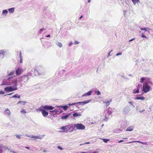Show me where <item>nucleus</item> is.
<instances>
[{"label":"nucleus","instance_id":"nucleus-59","mask_svg":"<svg viewBox=\"0 0 153 153\" xmlns=\"http://www.w3.org/2000/svg\"><path fill=\"white\" fill-rule=\"evenodd\" d=\"M25 148L27 149H30V148L29 147H27V146H25Z\"/></svg>","mask_w":153,"mask_h":153},{"label":"nucleus","instance_id":"nucleus-19","mask_svg":"<svg viewBox=\"0 0 153 153\" xmlns=\"http://www.w3.org/2000/svg\"><path fill=\"white\" fill-rule=\"evenodd\" d=\"M73 117H80L81 116V114L79 112H75L73 114Z\"/></svg>","mask_w":153,"mask_h":153},{"label":"nucleus","instance_id":"nucleus-58","mask_svg":"<svg viewBox=\"0 0 153 153\" xmlns=\"http://www.w3.org/2000/svg\"><path fill=\"white\" fill-rule=\"evenodd\" d=\"M128 76L130 77H132V75L131 74H129L128 75Z\"/></svg>","mask_w":153,"mask_h":153},{"label":"nucleus","instance_id":"nucleus-44","mask_svg":"<svg viewBox=\"0 0 153 153\" xmlns=\"http://www.w3.org/2000/svg\"><path fill=\"white\" fill-rule=\"evenodd\" d=\"M5 93L4 92L2 91H0V94H4Z\"/></svg>","mask_w":153,"mask_h":153},{"label":"nucleus","instance_id":"nucleus-49","mask_svg":"<svg viewBox=\"0 0 153 153\" xmlns=\"http://www.w3.org/2000/svg\"><path fill=\"white\" fill-rule=\"evenodd\" d=\"M122 54L121 53H119L116 54V56H118L120 55H121Z\"/></svg>","mask_w":153,"mask_h":153},{"label":"nucleus","instance_id":"nucleus-55","mask_svg":"<svg viewBox=\"0 0 153 153\" xmlns=\"http://www.w3.org/2000/svg\"><path fill=\"white\" fill-rule=\"evenodd\" d=\"M59 110V113H61L62 112V111L61 110Z\"/></svg>","mask_w":153,"mask_h":153},{"label":"nucleus","instance_id":"nucleus-45","mask_svg":"<svg viewBox=\"0 0 153 153\" xmlns=\"http://www.w3.org/2000/svg\"><path fill=\"white\" fill-rule=\"evenodd\" d=\"M89 143H90L89 142L85 143H84L80 144V145L82 146V145H84L85 144H89Z\"/></svg>","mask_w":153,"mask_h":153},{"label":"nucleus","instance_id":"nucleus-7","mask_svg":"<svg viewBox=\"0 0 153 153\" xmlns=\"http://www.w3.org/2000/svg\"><path fill=\"white\" fill-rule=\"evenodd\" d=\"M134 142H137V143H141L142 144H144V145H146V146H145L144 148H143V146H141V147L142 148H143L144 149H146L147 148V147H148V146H147L148 144H147V143L146 142H141V141H132V142H127L126 143H133Z\"/></svg>","mask_w":153,"mask_h":153},{"label":"nucleus","instance_id":"nucleus-26","mask_svg":"<svg viewBox=\"0 0 153 153\" xmlns=\"http://www.w3.org/2000/svg\"><path fill=\"white\" fill-rule=\"evenodd\" d=\"M20 112L22 114H25L27 113L25 110L23 108L21 109Z\"/></svg>","mask_w":153,"mask_h":153},{"label":"nucleus","instance_id":"nucleus-53","mask_svg":"<svg viewBox=\"0 0 153 153\" xmlns=\"http://www.w3.org/2000/svg\"><path fill=\"white\" fill-rule=\"evenodd\" d=\"M79 43V42H78L77 41H75L74 42V44H78Z\"/></svg>","mask_w":153,"mask_h":153},{"label":"nucleus","instance_id":"nucleus-24","mask_svg":"<svg viewBox=\"0 0 153 153\" xmlns=\"http://www.w3.org/2000/svg\"><path fill=\"white\" fill-rule=\"evenodd\" d=\"M8 10L10 13H12L14 11V8H11L9 9Z\"/></svg>","mask_w":153,"mask_h":153},{"label":"nucleus","instance_id":"nucleus-23","mask_svg":"<svg viewBox=\"0 0 153 153\" xmlns=\"http://www.w3.org/2000/svg\"><path fill=\"white\" fill-rule=\"evenodd\" d=\"M60 128L61 129L63 130H64L65 131H68V127H67V125L63 126L62 127Z\"/></svg>","mask_w":153,"mask_h":153},{"label":"nucleus","instance_id":"nucleus-36","mask_svg":"<svg viewBox=\"0 0 153 153\" xmlns=\"http://www.w3.org/2000/svg\"><path fill=\"white\" fill-rule=\"evenodd\" d=\"M95 92L97 93V95H100L101 94V93L99 90H97V91H95Z\"/></svg>","mask_w":153,"mask_h":153},{"label":"nucleus","instance_id":"nucleus-2","mask_svg":"<svg viewBox=\"0 0 153 153\" xmlns=\"http://www.w3.org/2000/svg\"><path fill=\"white\" fill-rule=\"evenodd\" d=\"M13 77H9L7 78V79L4 80L3 81L2 84H1V85H12L13 84V81L15 80H11V79Z\"/></svg>","mask_w":153,"mask_h":153},{"label":"nucleus","instance_id":"nucleus-54","mask_svg":"<svg viewBox=\"0 0 153 153\" xmlns=\"http://www.w3.org/2000/svg\"><path fill=\"white\" fill-rule=\"evenodd\" d=\"M145 111V109H144L140 111V112L141 113H142L144 111Z\"/></svg>","mask_w":153,"mask_h":153},{"label":"nucleus","instance_id":"nucleus-40","mask_svg":"<svg viewBox=\"0 0 153 153\" xmlns=\"http://www.w3.org/2000/svg\"><path fill=\"white\" fill-rule=\"evenodd\" d=\"M15 136L17 138H18V139H21V135H19L16 134L15 135Z\"/></svg>","mask_w":153,"mask_h":153},{"label":"nucleus","instance_id":"nucleus-33","mask_svg":"<svg viewBox=\"0 0 153 153\" xmlns=\"http://www.w3.org/2000/svg\"><path fill=\"white\" fill-rule=\"evenodd\" d=\"M5 53V51L3 50H1L0 51V56L2 55L4 56Z\"/></svg>","mask_w":153,"mask_h":153},{"label":"nucleus","instance_id":"nucleus-37","mask_svg":"<svg viewBox=\"0 0 153 153\" xmlns=\"http://www.w3.org/2000/svg\"><path fill=\"white\" fill-rule=\"evenodd\" d=\"M132 1L134 4L139 2V0H132Z\"/></svg>","mask_w":153,"mask_h":153},{"label":"nucleus","instance_id":"nucleus-57","mask_svg":"<svg viewBox=\"0 0 153 153\" xmlns=\"http://www.w3.org/2000/svg\"><path fill=\"white\" fill-rule=\"evenodd\" d=\"M134 39H134V38H133V39H131V40H130L129 41V42H131V41H132L133 40H134Z\"/></svg>","mask_w":153,"mask_h":153},{"label":"nucleus","instance_id":"nucleus-30","mask_svg":"<svg viewBox=\"0 0 153 153\" xmlns=\"http://www.w3.org/2000/svg\"><path fill=\"white\" fill-rule=\"evenodd\" d=\"M112 100L111 99L110 100L108 101L107 102H103V103H105L107 104V106H108L109 105L110 103L111 102Z\"/></svg>","mask_w":153,"mask_h":153},{"label":"nucleus","instance_id":"nucleus-56","mask_svg":"<svg viewBox=\"0 0 153 153\" xmlns=\"http://www.w3.org/2000/svg\"><path fill=\"white\" fill-rule=\"evenodd\" d=\"M44 28H42V29H41L40 30H39V31L40 32H41L42 30H44Z\"/></svg>","mask_w":153,"mask_h":153},{"label":"nucleus","instance_id":"nucleus-29","mask_svg":"<svg viewBox=\"0 0 153 153\" xmlns=\"http://www.w3.org/2000/svg\"><path fill=\"white\" fill-rule=\"evenodd\" d=\"M15 73V71H14L11 72L8 74V76H12Z\"/></svg>","mask_w":153,"mask_h":153},{"label":"nucleus","instance_id":"nucleus-15","mask_svg":"<svg viewBox=\"0 0 153 153\" xmlns=\"http://www.w3.org/2000/svg\"><path fill=\"white\" fill-rule=\"evenodd\" d=\"M91 99H90V100H86L84 102H76V103L81 104L83 105H85L86 104L88 103H89V102H91Z\"/></svg>","mask_w":153,"mask_h":153},{"label":"nucleus","instance_id":"nucleus-28","mask_svg":"<svg viewBox=\"0 0 153 153\" xmlns=\"http://www.w3.org/2000/svg\"><path fill=\"white\" fill-rule=\"evenodd\" d=\"M58 107L62 108L63 109L65 110H66L68 108V106L67 105L61 106H58Z\"/></svg>","mask_w":153,"mask_h":153},{"label":"nucleus","instance_id":"nucleus-39","mask_svg":"<svg viewBox=\"0 0 153 153\" xmlns=\"http://www.w3.org/2000/svg\"><path fill=\"white\" fill-rule=\"evenodd\" d=\"M7 13H8V11H7V10H4L2 11V13L4 14H5V15H6L7 14Z\"/></svg>","mask_w":153,"mask_h":153},{"label":"nucleus","instance_id":"nucleus-13","mask_svg":"<svg viewBox=\"0 0 153 153\" xmlns=\"http://www.w3.org/2000/svg\"><path fill=\"white\" fill-rule=\"evenodd\" d=\"M4 113L6 116L10 117V116L11 113L9 109L6 108L4 111Z\"/></svg>","mask_w":153,"mask_h":153},{"label":"nucleus","instance_id":"nucleus-1","mask_svg":"<svg viewBox=\"0 0 153 153\" xmlns=\"http://www.w3.org/2000/svg\"><path fill=\"white\" fill-rule=\"evenodd\" d=\"M13 84L12 85H13L14 86H9L6 87L4 88V90L7 92H9L13 91L16 90L17 89V81L16 80H14L13 81Z\"/></svg>","mask_w":153,"mask_h":153},{"label":"nucleus","instance_id":"nucleus-8","mask_svg":"<svg viewBox=\"0 0 153 153\" xmlns=\"http://www.w3.org/2000/svg\"><path fill=\"white\" fill-rule=\"evenodd\" d=\"M23 71L24 70L21 68H18L16 71V75H20Z\"/></svg>","mask_w":153,"mask_h":153},{"label":"nucleus","instance_id":"nucleus-27","mask_svg":"<svg viewBox=\"0 0 153 153\" xmlns=\"http://www.w3.org/2000/svg\"><path fill=\"white\" fill-rule=\"evenodd\" d=\"M20 97V95H18V94H16L14 95L12 97V98H19Z\"/></svg>","mask_w":153,"mask_h":153},{"label":"nucleus","instance_id":"nucleus-10","mask_svg":"<svg viewBox=\"0 0 153 153\" xmlns=\"http://www.w3.org/2000/svg\"><path fill=\"white\" fill-rule=\"evenodd\" d=\"M68 130L70 131H72L73 130L75 129L74 124H70L67 125Z\"/></svg>","mask_w":153,"mask_h":153},{"label":"nucleus","instance_id":"nucleus-31","mask_svg":"<svg viewBox=\"0 0 153 153\" xmlns=\"http://www.w3.org/2000/svg\"><path fill=\"white\" fill-rule=\"evenodd\" d=\"M139 89H137V90L135 89L133 91V93L134 94L139 93Z\"/></svg>","mask_w":153,"mask_h":153},{"label":"nucleus","instance_id":"nucleus-51","mask_svg":"<svg viewBox=\"0 0 153 153\" xmlns=\"http://www.w3.org/2000/svg\"><path fill=\"white\" fill-rule=\"evenodd\" d=\"M122 77H123V78H124V79H126V80H128V79H129L128 78H127V77H125V76H122Z\"/></svg>","mask_w":153,"mask_h":153},{"label":"nucleus","instance_id":"nucleus-9","mask_svg":"<svg viewBox=\"0 0 153 153\" xmlns=\"http://www.w3.org/2000/svg\"><path fill=\"white\" fill-rule=\"evenodd\" d=\"M26 136L29 137H31L32 138H34L35 139H39L40 140L42 139L44 136V135H41V136H40V135H38V136L32 135V136H30L27 134L26 135Z\"/></svg>","mask_w":153,"mask_h":153},{"label":"nucleus","instance_id":"nucleus-64","mask_svg":"<svg viewBox=\"0 0 153 153\" xmlns=\"http://www.w3.org/2000/svg\"><path fill=\"white\" fill-rule=\"evenodd\" d=\"M86 152H80V153H85Z\"/></svg>","mask_w":153,"mask_h":153},{"label":"nucleus","instance_id":"nucleus-11","mask_svg":"<svg viewBox=\"0 0 153 153\" xmlns=\"http://www.w3.org/2000/svg\"><path fill=\"white\" fill-rule=\"evenodd\" d=\"M41 72L38 69V68H35V73H34V75L35 76H38L41 74Z\"/></svg>","mask_w":153,"mask_h":153},{"label":"nucleus","instance_id":"nucleus-17","mask_svg":"<svg viewBox=\"0 0 153 153\" xmlns=\"http://www.w3.org/2000/svg\"><path fill=\"white\" fill-rule=\"evenodd\" d=\"M42 113L43 116L45 117H47L48 115V112L44 110L42 111Z\"/></svg>","mask_w":153,"mask_h":153},{"label":"nucleus","instance_id":"nucleus-62","mask_svg":"<svg viewBox=\"0 0 153 153\" xmlns=\"http://www.w3.org/2000/svg\"><path fill=\"white\" fill-rule=\"evenodd\" d=\"M136 109L137 110L138 109V107L137 106L136 108Z\"/></svg>","mask_w":153,"mask_h":153},{"label":"nucleus","instance_id":"nucleus-61","mask_svg":"<svg viewBox=\"0 0 153 153\" xmlns=\"http://www.w3.org/2000/svg\"><path fill=\"white\" fill-rule=\"evenodd\" d=\"M72 43H70L69 44V46H71L72 45Z\"/></svg>","mask_w":153,"mask_h":153},{"label":"nucleus","instance_id":"nucleus-42","mask_svg":"<svg viewBox=\"0 0 153 153\" xmlns=\"http://www.w3.org/2000/svg\"><path fill=\"white\" fill-rule=\"evenodd\" d=\"M77 103H72V104L69 103L68 104V105H75L76 104H77Z\"/></svg>","mask_w":153,"mask_h":153},{"label":"nucleus","instance_id":"nucleus-25","mask_svg":"<svg viewBox=\"0 0 153 153\" xmlns=\"http://www.w3.org/2000/svg\"><path fill=\"white\" fill-rule=\"evenodd\" d=\"M5 147H2L0 149V153H5Z\"/></svg>","mask_w":153,"mask_h":153},{"label":"nucleus","instance_id":"nucleus-18","mask_svg":"<svg viewBox=\"0 0 153 153\" xmlns=\"http://www.w3.org/2000/svg\"><path fill=\"white\" fill-rule=\"evenodd\" d=\"M34 73H35V68H32L30 72V74L32 76H35V75L33 74H34Z\"/></svg>","mask_w":153,"mask_h":153},{"label":"nucleus","instance_id":"nucleus-48","mask_svg":"<svg viewBox=\"0 0 153 153\" xmlns=\"http://www.w3.org/2000/svg\"><path fill=\"white\" fill-rule=\"evenodd\" d=\"M142 37H143L146 38V36L144 34L142 33Z\"/></svg>","mask_w":153,"mask_h":153},{"label":"nucleus","instance_id":"nucleus-12","mask_svg":"<svg viewBox=\"0 0 153 153\" xmlns=\"http://www.w3.org/2000/svg\"><path fill=\"white\" fill-rule=\"evenodd\" d=\"M42 107L44 109L47 110H52L54 108V107L52 106L48 105H46Z\"/></svg>","mask_w":153,"mask_h":153},{"label":"nucleus","instance_id":"nucleus-5","mask_svg":"<svg viewBox=\"0 0 153 153\" xmlns=\"http://www.w3.org/2000/svg\"><path fill=\"white\" fill-rule=\"evenodd\" d=\"M75 128L78 130H84L85 129V126L81 123L74 124Z\"/></svg>","mask_w":153,"mask_h":153},{"label":"nucleus","instance_id":"nucleus-47","mask_svg":"<svg viewBox=\"0 0 153 153\" xmlns=\"http://www.w3.org/2000/svg\"><path fill=\"white\" fill-rule=\"evenodd\" d=\"M55 113L56 114H57L59 113V110H56Z\"/></svg>","mask_w":153,"mask_h":153},{"label":"nucleus","instance_id":"nucleus-43","mask_svg":"<svg viewBox=\"0 0 153 153\" xmlns=\"http://www.w3.org/2000/svg\"><path fill=\"white\" fill-rule=\"evenodd\" d=\"M36 110L37 111H41L42 112V111L43 110L41 108H38L36 109Z\"/></svg>","mask_w":153,"mask_h":153},{"label":"nucleus","instance_id":"nucleus-4","mask_svg":"<svg viewBox=\"0 0 153 153\" xmlns=\"http://www.w3.org/2000/svg\"><path fill=\"white\" fill-rule=\"evenodd\" d=\"M19 79L20 82H22L23 84H25L27 82L29 78L28 75H25L22 76Z\"/></svg>","mask_w":153,"mask_h":153},{"label":"nucleus","instance_id":"nucleus-6","mask_svg":"<svg viewBox=\"0 0 153 153\" xmlns=\"http://www.w3.org/2000/svg\"><path fill=\"white\" fill-rule=\"evenodd\" d=\"M114 110V108L112 109L111 110H108V111L107 113L105 114V119H104V120L106 121L108 120V119L109 118V116L112 114V111Z\"/></svg>","mask_w":153,"mask_h":153},{"label":"nucleus","instance_id":"nucleus-60","mask_svg":"<svg viewBox=\"0 0 153 153\" xmlns=\"http://www.w3.org/2000/svg\"><path fill=\"white\" fill-rule=\"evenodd\" d=\"M46 37H48L50 36V35H48L46 36Z\"/></svg>","mask_w":153,"mask_h":153},{"label":"nucleus","instance_id":"nucleus-63","mask_svg":"<svg viewBox=\"0 0 153 153\" xmlns=\"http://www.w3.org/2000/svg\"><path fill=\"white\" fill-rule=\"evenodd\" d=\"M43 152H47V151H46V150H43Z\"/></svg>","mask_w":153,"mask_h":153},{"label":"nucleus","instance_id":"nucleus-21","mask_svg":"<svg viewBox=\"0 0 153 153\" xmlns=\"http://www.w3.org/2000/svg\"><path fill=\"white\" fill-rule=\"evenodd\" d=\"M19 57L20 58V60L19 62L20 63H22L23 62V59H22L23 57L22 55L21 51H20V53H19Z\"/></svg>","mask_w":153,"mask_h":153},{"label":"nucleus","instance_id":"nucleus-46","mask_svg":"<svg viewBox=\"0 0 153 153\" xmlns=\"http://www.w3.org/2000/svg\"><path fill=\"white\" fill-rule=\"evenodd\" d=\"M57 148L59 149H60L61 150H62L63 149L62 148L61 146H58V147H57Z\"/></svg>","mask_w":153,"mask_h":153},{"label":"nucleus","instance_id":"nucleus-3","mask_svg":"<svg viewBox=\"0 0 153 153\" xmlns=\"http://www.w3.org/2000/svg\"><path fill=\"white\" fill-rule=\"evenodd\" d=\"M152 84L151 81H148L144 83L143 85L142 91L144 93H146L150 90V87L148 85V84Z\"/></svg>","mask_w":153,"mask_h":153},{"label":"nucleus","instance_id":"nucleus-52","mask_svg":"<svg viewBox=\"0 0 153 153\" xmlns=\"http://www.w3.org/2000/svg\"><path fill=\"white\" fill-rule=\"evenodd\" d=\"M124 142V140H121L119 141H118V143H121V142Z\"/></svg>","mask_w":153,"mask_h":153},{"label":"nucleus","instance_id":"nucleus-32","mask_svg":"<svg viewBox=\"0 0 153 153\" xmlns=\"http://www.w3.org/2000/svg\"><path fill=\"white\" fill-rule=\"evenodd\" d=\"M146 78L145 77H142L140 79V82L141 83H143V81L146 79Z\"/></svg>","mask_w":153,"mask_h":153},{"label":"nucleus","instance_id":"nucleus-50","mask_svg":"<svg viewBox=\"0 0 153 153\" xmlns=\"http://www.w3.org/2000/svg\"><path fill=\"white\" fill-rule=\"evenodd\" d=\"M56 110V109H55L54 110H53L50 111V112L51 113H52L53 112H55Z\"/></svg>","mask_w":153,"mask_h":153},{"label":"nucleus","instance_id":"nucleus-22","mask_svg":"<svg viewBox=\"0 0 153 153\" xmlns=\"http://www.w3.org/2000/svg\"><path fill=\"white\" fill-rule=\"evenodd\" d=\"M136 100H144L145 99V97H136L135 98Z\"/></svg>","mask_w":153,"mask_h":153},{"label":"nucleus","instance_id":"nucleus-38","mask_svg":"<svg viewBox=\"0 0 153 153\" xmlns=\"http://www.w3.org/2000/svg\"><path fill=\"white\" fill-rule=\"evenodd\" d=\"M128 103L130 105H131L132 106L133 108L135 106L133 104V102H132L131 101H129V102H128Z\"/></svg>","mask_w":153,"mask_h":153},{"label":"nucleus","instance_id":"nucleus-16","mask_svg":"<svg viewBox=\"0 0 153 153\" xmlns=\"http://www.w3.org/2000/svg\"><path fill=\"white\" fill-rule=\"evenodd\" d=\"M134 126H130L128 127L126 130V131H131L134 129Z\"/></svg>","mask_w":153,"mask_h":153},{"label":"nucleus","instance_id":"nucleus-35","mask_svg":"<svg viewBox=\"0 0 153 153\" xmlns=\"http://www.w3.org/2000/svg\"><path fill=\"white\" fill-rule=\"evenodd\" d=\"M56 45L60 48H61L62 47V43L60 42H58Z\"/></svg>","mask_w":153,"mask_h":153},{"label":"nucleus","instance_id":"nucleus-34","mask_svg":"<svg viewBox=\"0 0 153 153\" xmlns=\"http://www.w3.org/2000/svg\"><path fill=\"white\" fill-rule=\"evenodd\" d=\"M21 103H22L23 105H25L26 103V102L25 101H19L18 102L17 104H20Z\"/></svg>","mask_w":153,"mask_h":153},{"label":"nucleus","instance_id":"nucleus-20","mask_svg":"<svg viewBox=\"0 0 153 153\" xmlns=\"http://www.w3.org/2000/svg\"><path fill=\"white\" fill-rule=\"evenodd\" d=\"M70 115L69 114H67L65 115H63L61 117V118L62 119H66L68 118Z\"/></svg>","mask_w":153,"mask_h":153},{"label":"nucleus","instance_id":"nucleus-14","mask_svg":"<svg viewBox=\"0 0 153 153\" xmlns=\"http://www.w3.org/2000/svg\"><path fill=\"white\" fill-rule=\"evenodd\" d=\"M92 93V91H90L87 92L86 93H85V94H83L82 96V97H84L85 96H89L91 95Z\"/></svg>","mask_w":153,"mask_h":153},{"label":"nucleus","instance_id":"nucleus-41","mask_svg":"<svg viewBox=\"0 0 153 153\" xmlns=\"http://www.w3.org/2000/svg\"><path fill=\"white\" fill-rule=\"evenodd\" d=\"M103 140V141L105 142V143H107V141H109V139H102Z\"/></svg>","mask_w":153,"mask_h":153}]
</instances>
